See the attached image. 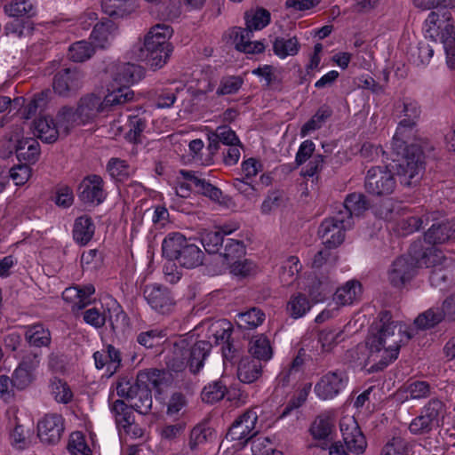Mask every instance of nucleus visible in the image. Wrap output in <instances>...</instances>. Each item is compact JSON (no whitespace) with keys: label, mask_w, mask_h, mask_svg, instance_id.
<instances>
[{"label":"nucleus","mask_w":455,"mask_h":455,"mask_svg":"<svg viewBox=\"0 0 455 455\" xmlns=\"http://www.w3.org/2000/svg\"><path fill=\"white\" fill-rule=\"evenodd\" d=\"M366 345L371 371H379L394 362L399 355L404 331L402 325L392 320L388 311L379 314L372 323Z\"/></svg>","instance_id":"obj_1"},{"label":"nucleus","mask_w":455,"mask_h":455,"mask_svg":"<svg viewBox=\"0 0 455 455\" xmlns=\"http://www.w3.org/2000/svg\"><path fill=\"white\" fill-rule=\"evenodd\" d=\"M164 372L157 369L140 371L136 379L123 377L116 385L118 396L131 402V406L137 412L147 415L152 408L151 387H158L161 384V375Z\"/></svg>","instance_id":"obj_2"},{"label":"nucleus","mask_w":455,"mask_h":455,"mask_svg":"<svg viewBox=\"0 0 455 455\" xmlns=\"http://www.w3.org/2000/svg\"><path fill=\"white\" fill-rule=\"evenodd\" d=\"M212 348L210 341L194 342L192 338L180 337L173 342L172 355L167 361L168 367L176 372L187 367L193 373L198 372Z\"/></svg>","instance_id":"obj_3"},{"label":"nucleus","mask_w":455,"mask_h":455,"mask_svg":"<svg viewBox=\"0 0 455 455\" xmlns=\"http://www.w3.org/2000/svg\"><path fill=\"white\" fill-rule=\"evenodd\" d=\"M172 34L171 26L158 23L145 35L141 52L153 70L163 68L170 59L173 47L169 40Z\"/></svg>","instance_id":"obj_4"},{"label":"nucleus","mask_w":455,"mask_h":455,"mask_svg":"<svg viewBox=\"0 0 455 455\" xmlns=\"http://www.w3.org/2000/svg\"><path fill=\"white\" fill-rule=\"evenodd\" d=\"M162 253L168 260L175 261L180 267L192 269L204 263V253L179 232L169 233L162 243Z\"/></svg>","instance_id":"obj_5"},{"label":"nucleus","mask_w":455,"mask_h":455,"mask_svg":"<svg viewBox=\"0 0 455 455\" xmlns=\"http://www.w3.org/2000/svg\"><path fill=\"white\" fill-rule=\"evenodd\" d=\"M426 37L440 41L446 53L449 68H455V27L448 11L431 12L425 20Z\"/></svg>","instance_id":"obj_6"},{"label":"nucleus","mask_w":455,"mask_h":455,"mask_svg":"<svg viewBox=\"0 0 455 455\" xmlns=\"http://www.w3.org/2000/svg\"><path fill=\"white\" fill-rule=\"evenodd\" d=\"M425 169L424 153L419 146L406 147L404 156L396 166V173L404 187L417 185Z\"/></svg>","instance_id":"obj_7"},{"label":"nucleus","mask_w":455,"mask_h":455,"mask_svg":"<svg viewBox=\"0 0 455 455\" xmlns=\"http://www.w3.org/2000/svg\"><path fill=\"white\" fill-rule=\"evenodd\" d=\"M420 243H414L410 249L409 256L397 258L388 270V281L395 288H402L416 275V269L420 266L421 254L417 253Z\"/></svg>","instance_id":"obj_8"},{"label":"nucleus","mask_w":455,"mask_h":455,"mask_svg":"<svg viewBox=\"0 0 455 455\" xmlns=\"http://www.w3.org/2000/svg\"><path fill=\"white\" fill-rule=\"evenodd\" d=\"M354 225V221L347 220L339 212L324 219L318 228V235L328 248H336L345 239V234Z\"/></svg>","instance_id":"obj_9"},{"label":"nucleus","mask_w":455,"mask_h":455,"mask_svg":"<svg viewBox=\"0 0 455 455\" xmlns=\"http://www.w3.org/2000/svg\"><path fill=\"white\" fill-rule=\"evenodd\" d=\"M395 178L387 166H374L367 172L364 188L370 195L375 196H389L395 191Z\"/></svg>","instance_id":"obj_10"},{"label":"nucleus","mask_w":455,"mask_h":455,"mask_svg":"<svg viewBox=\"0 0 455 455\" xmlns=\"http://www.w3.org/2000/svg\"><path fill=\"white\" fill-rule=\"evenodd\" d=\"M108 315L96 307H90L82 312L83 319L85 323L95 329H100L106 322H108L112 331H116L121 325L124 324L127 315L116 301L113 303L111 309L108 308Z\"/></svg>","instance_id":"obj_11"},{"label":"nucleus","mask_w":455,"mask_h":455,"mask_svg":"<svg viewBox=\"0 0 455 455\" xmlns=\"http://www.w3.org/2000/svg\"><path fill=\"white\" fill-rule=\"evenodd\" d=\"M441 257V252L437 254L434 248H428L421 253L420 266L433 267L429 275L430 283L432 286L443 290L452 283V275L449 269L443 268L438 264Z\"/></svg>","instance_id":"obj_12"},{"label":"nucleus","mask_w":455,"mask_h":455,"mask_svg":"<svg viewBox=\"0 0 455 455\" xmlns=\"http://www.w3.org/2000/svg\"><path fill=\"white\" fill-rule=\"evenodd\" d=\"M339 427L347 450L356 455L363 454L367 448V441L355 419L343 417Z\"/></svg>","instance_id":"obj_13"},{"label":"nucleus","mask_w":455,"mask_h":455,"mask_svg":"<svg viewBox=\"0 0 455 455\" xmlns=\"http://www.w3.org/2000/svg\"><path fill=\"white\" fill-rule=\"evenodd\" d=\"M104 186L105 182L100 175H87L78 187V197L85 204L99 205L107 197Z\"/></svg>","instance_id":"obj_14"},{"label":"nucleus","mask_w":455,"mask_h":455,"mask_svg":"<svg viewBox=\"0 0 455 455\" xmlns=\"http://www.w3.org/2000/svg\"><path fill=\"white\" fill-rule=\"evenodd\" d=\"M143 295L151 308L160 314H170L174 308V299L165 286L156 283L146 285Z\"/></svg>","instance_id":"obj_15"},{"label":"nucleus","mask_w":455,"mask_h":455,"mask_svg":"<svg viewBox=\"0 0 455 455\" xmlns=\"http://www.w3.org/2000/svg\"><path fill=\"white\" fill-rule=\"evenodd\" d=\"M258 414L253 410H248L239 416L229 427L226 439L247 443L257 433L255 430Z\"/></svg>","instance_id":"obj_16"},{"label":"nucleus","mask_w":455,"mask_h":455,"mask_svg":"<svg viewBox=\"0 0 455 455\" xmlns=\"http://www.w3.org/2000/svg\"><path fill=\"white\" fill-rule=\"evenodd\" d=\"M347 376L343 371H329L315 386V393L322 400L332 399L347 386Z\"/></svg>","instance_id":"obj_17"},{"label":"nucleus","mask_w":455,"mask_h":455,"mask_svg":"<svg viewBox=\"0 0 455 455\" xmlns=\"http://www.w3.org/2000/svg\"><path fill=\"white\" fill-rule=\"evenodd\" d=\"M64 419L60 414L49 413L37 423V435L42 443L56 444L64 432Z\"/></svg>","instance_id":"obj_18"},{"label":"nucleus","mask_w":455,"mask_h":455,"mask_svg":"<svg viewBox=\"0 0 455 455\" xmlns=\"http://www.w3.org/2000/svg\"><path fill=\"white\" fill-rule=\"evenodd\" d=\"M83 79V73L76 68H63L54 76L53 90L59 95L68 97L82 87Z\"/></svg>","instance_id":"obj_19"},{"label":"nucleus","mask_w":455,"mask_h":455,"mask_svg":"<svg viewBox=\"0 0 455 455\" xmlns=\"http://www.w3.org/2000/svg\"><path fill=\"white\" fill-rule=\"evenodd\" d=\"M95 292L92 284L70 286L62 292V299L71 304V311L76 313L91 304V296Z\"/></svg>","instance_id":"obj_20"},{"label":"nucleus","mask_w":455,"mask_h":455,"mask_svg":"<svg viewBox=\"0 0 455 455\" xmlns=\"http://www.w3.org/2000/svg\"><path fill=\"white\" fill-rule=\"evenodd\" d=\"M398 108H402L403 118L399 122L396 132L394 135V140L403 143V137L406 129H412L420 116V108L416 101L406 100L398 105Z\"/></svg>","instance_id":"obj_21"},{"label":"nucleus","mask_w":455,"mask_h":455,"mask_svg":"<svg viewBox=\"0 0 455 455\" xmlns=\"http://www.w3.org/2000/svg\"><path fill=\"white\" fill-rule=\"evenodd\" d=\"M84 124L92 122L99 113L106 111L103 100L94 94L82 97L76 108Z\"/></svg>","instance_id":"obj_22"},{"label":"nucleus","mask_w":455,"mask_h":455,"mask_svg":"<svg viewBox=\"0 0 455 455\" xmlns=\"http://www.w3.org/2000/svg\"><path fill=\"white\" fill-rule=\"evenodd\" d=\"M253 30L250 28H235L232 32V37L235 49L249 54L263 52L265 44L261 41H251Z\"/></svg>","instance_id":"obj_23"},{"label":"nucleus","mask_w":455,"mask_h":455,"mask_svg":"<svg viewBox=\"0 0 455 455\" xmlns=\"http://www.w3.org/2000/svg\"><path fill=\"white\" fill-rule=\"evenodd\" d=\"M93 358L96 367L98 369L106 368L105 374L108 377L114 375L121 366V353L112 345H108L106 350L95 352Z\"/></svg>","instance_id":"obj_24"},{"label":"nucleus","mask_w":455,"mask_h":455,"mask_svg":"<svg viewBox=\"0 0 455 455\" xmlns=\"http://www.w3.org/2000/svg\"><path fill=\"white\" fill-rule=\"evenodd\" d=\"M117 27L116 23L110 20H102L93 26L91 33V40L92 45L96 48H107L113 42Z\"/></svg>","instance_id":"obj_25"},{"label":"nucleus","mask_w":455,"mask_h":455,"mask_svg":"<svg viewBox=\"0 0 455 455\" xmlns=\"http://www.w3.org/2000/svg\"><path fill=\"white\" fill-rule=\"evenodd\" d=\"M429 244L444 243L455 239V218L451 220L433 224L424 235Z\"/></svg>","instance_id":"obj_26"},{"label":"nucleus","mask_w":455,"mask_h":455,"mask_svg":"<svg viewBox=\"0 0 455 455\" xmlns=\"http://www.w3.org/2000/svg\"><path fill=\"white\" fill-rule=\"evenodd\" d=\"M369 207L366 196L361 193L349 194L337 212L347 220L353 221V216H359Z\"/></svg>","instance_id":"obj_27"},{"label":"nucleus","mask_w":455,"mask_h":455,"mask_svg":"<svg viewBox=\"0 0 455 455\" xmlns=\"http://www.w3.org/2000/svg\"><path fill=\"white\" fill-rule=\"evenodd\" d=\"M143 76V68L129 62L118 64L113 74V79L118 85L129 87L130 84L139 82Z\"/></svg>","instance_id":"obj_28"},{"label":"nucleus","mask_w":455,"mask_h":455,"mask_svg":"<svg viewBox=\"0 0 455 455\" xmlns=\"http://www.w3.org/2000/svg\"><path fill=\"white\" fill-rule=\"evenodd\" d=\"M35 135L43 142L53 143L61 136L57 121L50 116H41L34 122Z\"/></svg>","instance_id":"obj_29"},{"label":"nucleus","mask_w":455,"mask_h":455,"mask_svg":"<svg viewBox=\"0 0 455 455\" xmlns=\"http://www.w3.org/2000/svg\"><path fill=\"white\" fill-rule=\"evenodd\" d=\"M95 233V225L92 218L83 215L76 219L72 234L74 241L82 246L86 245L92 239Z\"/></svg>","instance_id":"obj_30"},{"label":"nucleus","mask_w":455,"mask_h":455,"mask_svg":"<svg viewBox=\"0 0 455 455\" xmlns=\"http://www.w3.org/2000/svg\"><path fill=\"white\" fill-rule=\"evenodd\" d=\"M261 373V361L253 357H243L239 362L237 377L241 382L251 384L256 381L260 377Z\"/></svg>","instance_id":"obj_31"},{"label":"nucleus","mask_w":455,"mask_h":455,"mask_svg":"<svg viewBox=\"0 0 455 455\" xmlns=\"http://www.w3.org/2000/svg\"><path fill=\"white\" fill-rule=\"evenodd\" d=\"M25 340L31 347H49L52 341L49 329L42 323L30 324L25 327Z\"/></svg>","instance_id":"obj_32"},{"label":"nucleus","mask_w":455,"mask_h":455,"mask_svg":"<svg viewBox=\"0 0 455 455\" xmlns=\"http://www.w3.org/2000/svg\"><path fill=\"white\" fill-rule=\"evenodd\" d=\"M56 121L61 135L67 136L75 127L84 124L76 109L71 107H62L57 116Z\"/></svg>","instance_id":"obj_33"},{"label":"nucleus","mask_w":455,"mask_h":455,"mask_svg":"<svg viewBox=\"0 0 455 455\" xmlns=\"http://www.w3.org/2000/svg\"><path fill=\"white\" fill-rule=\"evenodd\" d=\"M312 303L307 296L301 292L292 294L286 303V313L292 319L303 317L311 308Z\"/></svg>","instance_id":"obj_34"},{"label":"nucleus","mask_w":455,"mask_h":455,"mask_svg":"<svg viewBox=\"0 0 455 455\" xmlns=\"http://www.w3.org/2000/svg\"><path fill=\"white\" fill-rule=\"evenodd\" d=\"M361 295V283L358 281H348L343 286L337 289L334 294V301L340 306L353 304Z\"/></svg>","instance_id":"obj_35"},{"label":"nucleus","mask_w":455,"mask_h":455,"mask_svg":"<svg viewBox=\"0 0 455 455\" xmlns=\"http://www.w3.org/2000/svg\"><path fill=\"white\" fill-rule=\"evenodd\" d=\"M5 14L11 17H34L36 7L34 0H11L4 6Z\"/></svg>","instance_id":"obj_36"},{"label":"nucleus","mask_w":455,"mask_h":455,"mask_svg":"<svg viewBox=\"0 0 455 455\" xmlns=\"http://www.w3.org/2000/svg\"><path fill=\"white\" fill-rule=\"evenodd\" d=\"M334 427L333 419L326 413L320 414L312 422L309 431L315 440H327Z\"/></svg>","instance_id":"obj_37"},{"label":"nucleus","mask_w":455,"mask_h":455,"mask_svg":"<svg viewBox=\"0 0 455 455\" xmlns=\"http://www.w3.org/2000/svg\"><path fill=\"white\" fill-rule=\"evenodd\" d=\"M111 412L115 417L116 425L123 427L126 432L134 422L132 407L128 406L123 400H116L111 405Z\"/></svg>","instance_id":"obj_38"},{"label":"nucleus","mask_w":455,"mask_h":455,"mask_svg":"<svg viewBox=\"0 0 455 455\" xmlns=\"http://www.w3.org/2000/svg\"><path fill=\"white\" fill-rule=\"evenodd\" d=\"M16 155L20 160L23 159L28 163H35L40 155V145L33 138H25L18 141L16 146Z\"/></svg>","instance_id":"obj_39"},{"label":"nucleus","mask_w":455,"mask_h":455,"mask_svg":"<svg viewBox=\"0 0 455 455\" xmlns=\"http://www.w3.org/2000/svg\"><path fill=\"white\" fill-rule=\"evenodd\" d=\"M299 48L300 44L296 36L288 38L279 36L273 43V51L281 59L297 55Z\"/></svg>","instance_id":"obj_40"},{"label":"nucleus","mask_w":455,"mask_h":455,"mask_svg":"<svg viewBox=\"0 0 455 455\" xmlns=\"http://www.w3.org/2000/svg\"><path fill=\"white\" fill-rule=\"evenodd\" d=\"M49 391L53 399L59 403L68 404L73 399V392L68 384L57 377L50 379Z\"/></svg>","instance_id":"obj_41"},{"label":"nucleus","mask_w":455,"mask_h":455,"mask_svg":"<svg viewBox=\"0 0 455 455\" xmlns=\"http://www.w3.org/2000/svg\"><path fill=\"white\" fill-rule=\"evenodd\" d=\"M249 352L259 361H267L272 357V347L264 335L254 336L250 341Z\"/></svg>","instance_id":"obj_42"},{"label":"nucleus","mask_w":455,"mask_h":455,"mask_svg":"<svg viewBox=\"0 0 455 455\" xmlns=\"http://www.w3.org/2000/svg\"><path fill=\"white\" fill-rule=\"evenodd\" d=\"M134 99V92L129 86H122L120 85L117 88L112 90V92H108L104 100V105L106 111L110 107H116L123 105L126 102H130Z\"/></svg>","instance_id":"obj_43"},{"label":"nucleus","mask_w":455,"mask_h":455,"mask_svg":"<svg viewBox=\"0 0 455 455\" xmlns=\"http://www.w3.org/2000/svg\"><path fill=\"white\" fill-rule=\"evenodd\" d=\"M222 249L223 251H220V256L225 259L228 265L241 259L245 254L243 243L232 238L225 239Z\"/></svg>","instance_id":"obj_44"},{"label":"nucleus","mask_w":455,"mask_h":455,"mask_svg":"<svg viewBox=\"0 0 455 455\" xmlns=\"http://www.w3.org/2000/svg\"><path fill=\"white\" fill-rule=\"evenodd\" d=\"M227 392V385L222 379H218L210 382L203 388L201 397L204 403H214L222 400Z\"/></svg>","instance_id":"obj_45"},{"label":"nucleus","mask_w":455,"mask_h":455,"mask_svg":"<svg viewBox=\"0 0 455 455\" xmlns=\"http://www.w3.org/2000/svg\"><path fill=\"white\" fill-rule=\"evenodd\" d=\"M332 114L331 109L328 106H322L318 108L315 114L300 129V136L306 137L311 132L320 129L326 120L331 117Z\"/></svg>","instance_id":"obj_46"},{"label":"nucleus","mask_w":455,"mask_h":455,"mask_svg":"<svg viewBox=\"0 0 455 455\" xmlns=\"http://www.w3.org/2000/svg\"><path fill=\"white\" fill-rule=\"evenodd\" d=\"M444 319L441 307H433L420 314L414 321L415 325L422 330L430 329Z\"/></svg>","instance_id":"obj_47"},{"label":"nucleus","mask_w":455,"mask_h":455,"mask_svg":"<svg viewBox=\"0 0 455 455\" xmlns=\"http://www.w3.org/2000/svg\"><path fill=\"white\" fill-rule=\"evenodd\" d=\"M214 435V431L205 423L197 424L195 426L189 435L188 447L191 451H195L201 444L212 441Z\"/></svg>","instance_id":"obj_48"},{"label":"nucleus","mask_w":455,"mask_h":455,"mask_svg":"<svg viewBox=\"0 0 455 455\" xmlns=\"http://www.w3.org/2000/svg\"><path fill=\"white\" fill-rule=\"evenodd\" d=\"M101 8L108 16L121 18L131 12L132 4L130 0H102Z\"/></svg>","instance_id":"obj_49"},{"label":"nucleus","mask_w":455,"mask_h":455,"mask_svg":"<svg viewBox=\"0 0 455 455\" xmlns=\"http://www.w3.org/2000/svg\"><path fill=\"white\" fill-rule=\"evenodd\" d=\"M94 46L87 41H78L72 44L68 49V57L74 62H84L94 53Z\"/></svg>","instance_id":"obj_50"},{"label":"nucleus","mask_w":455,"mask_h":455,"mask_svg":"<svg viewBox=\"0 0 455 455\" xmlns=\"http://www.w3.org/2000/svg\"><path fill=\"white\" fill-rule=\"evenodd\" d=\"M148 125V118L145 112L137 115L129 116V132L127 136L131 141L137 142L140 140L141 133Z\"/></svg>","instance_id":"obj_51"},{"label":"nucleus","mask_w":455,"mask_h":455,"mask_svg":"<svg viewBox=\"0 0 455 455\" xmlns=\"http://www.w3.org/2000/svg\"><path fill=\"white\" fill-rule=\"evenodd\" d=\"M265 320V314L258 308H251L238 315V325L240 328L251 330L260 325Z\"/></svg>","instance_id":"obj_52"},{"label":"nucleus","mask_w":455,"mask_h":455,"mask_svg":"<svg viewBox=\"0 0 455 455\" xmlns=\"http://www.w3.org/2000/svg\"><path fill=\"white\" fill-rule=\"evenodd\" d=\"M107 172L116 181H124L132 172L126 161L120 158H111L107 164Z\"/></svg>","instance_id":"obj_53"},{"label":"nucleus","mask_w":455,"mask_h":455,"mask_svg":"<svg viewBox=\"0 0 455 455\" xmlns=\"http://www.w3.org/2000/svg\"><path fill=\"white\" fill-rule=\"evenodd\" d=\"M187 423L180 420L174 424L166 423L159 429V435L162 440L168 443L177 442L184 434Z\"/></svg>","instance_id":"obj_54"},{"label":"nucleus","mask_w":455,"mask_h":455,"mask_svg":"<svg viewBox=\"0 0 455 455\" xmlns=\"http://www.w3.org/2000/svg\"><path fill=\"white\" fill-rule=\"evenodd\" d=\"M270 22V13L266 9L260 8L255 12L245 13L246 27L254 30H260Z\"/></svg>","instance_id":"obj_55"},{"label":"nucleus","mask_w":455,"mask_h":455,"mask_svg":"<svg viewBox=\"0 0 455 455\" xmlns=\"http://www.w3.org/2000/svg\"><path fill=\"white\" fill-rule=\"evenodd\" d=\"M301 268L299 260L295 256H291L281 267L280 278L284 285H290L297 278Z\"/></svg>","instance_id":"obj_56"},{"label":"nucleus","mask_w":455,"mask_h":455,"mask_svg":"<svg viewBox=\"0 0 455 455\" xmlns=\"http://www.w3.org/2000/svg\"><path fill=\"white\" fill-rule=\"evenodd\" d=\"M67 449L70 455H92V450L85 441V436L79 431L73 432L69 435Z\"/></svg>","instance_id":"obj_57"},{"label":"nucleus","mask_w":455,"mask_h":455,"mask_svg":"<svg viewBox=\"0 0 455 455\" xmlns=\"http://www.w3.org/2000/svg\"><path fill=\"white\" fill-rule=\"evenodd\" d=\"M251 450L253 455H273L277 452L272 440L267 436L258 435L257 433L251 437Z\"/></svg>","instance_id":"obj_58"},{"label":"nucleus","mask_w":455,"mask_h":455,"mask_svg":"<svg viewBox=\"0 0 455 455\" xmlns=\"http://www.w3.org/2000/svg\"><path fill=\"white\" fill-rule=\"evenodd\" d=\"M224 241L225 238L221 235V233L216 231L204 232L201 236V243L210 254L219 252Z\"/></svg>","instance_id":"obj_59"},{"label":"nucleus","mask_w":455,"mask_h":455,"mask_svg":"<svg viewBox=\"0 0 455 455\" xmlns=\"http://www.w3.org/2000/svg\"><path fill=\"white\" fill-rule=\"evenodd\" d=\"M444 408L445 405L441 400L432 398L421 409L420 412L429 419L435 426H438L439 419L444 412Z\"/></svg>","instance_id":"obj_60"},{"label":"nucleus","mask_w":455,"mask_h":455,"mask_svg":"<svg viewBox=\"0 0 455 455\" xmlns=\"http://www.w3.org/2000/svg\"><path fill=\"white\" fill-rule=\"evenodd\" d=\"M11 378L17 391H22L33 383L35 374L28 370L17 366Z\"/></svg>","instance_id":"obj_61"},{"label":"nucleus","mask_w":455,"mask_h":455,"mask_svg":"<svg viewBox=\"0 0 455 455\" xmlns=\"http://www.w3.org/2000/svg\"><path fill=\"white\" fill-rule=\"evenodd\" d=\"M166 337V332L160 329H151L147 331L140 332L137 336L139 344L146 347H153L162 342Z\"/></svg>","instance_id":"obj_62"},{"label":"nucleus","mask_w":455,"mask_h":455,"mask_svg":"<svg viewBox=\"0 0 455 455\" xmlns=\"http://www.w3.org/2000/svg\"><path fill=\"white\" fill-rule=\"evenodd\" d=\"M243 80L240 76H225L220 80L216 91L217 95H229L236 93L242 87Z\"/></svg>","instance_id":"obj_63"},{"label":"nucleus","mask_w":455,"mask_h":455,"mask_svg":"<svg viewBox=\"0 0 455 455\" xmlns=\"http://www.w3.org/2000/svg\"><path fill=\"white\" fill-rule=\"evenodd\" d=\"M252 74L261 76L265 80V85L268 88L279 89L281 86V79L275 74L272 66L259 67L254 69Z\"/></svg>","instance_id":"obj_64"}]
</instances>
